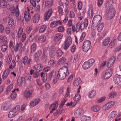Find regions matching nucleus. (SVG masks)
<instances>
[{"label":"nucleus","mask_w":121,"mask_h":121,"mask_svg":"<svg viewBox=\"0 0 121 121\" xmlns=\"http://www.w3.org/2000/svg\"><path fill=\"white\" fill-rule=\"evenodd\" d=\"M53 2L52 1H49V0H47L45 2V6H48V7H50L52 5Z\"/></svg>","instance_id":"nucleus-29"},{"label":"nucleus","mask_w":121,"mask_h":121,"mask_svg":"<svg viewBox=\"0 0 121 121\" xmlns=\"http://www.w3.org/2000/svg\"><path fill=\"white\" fill-rule=\"evenodd\" d=\"M70 48L71 52H73L75 50L76 46L75 45H73L70 47Z\"/></svg>","instance_id":"nucleus-62"},{"label":"nucleus","mask_w":121,"mask_h":121,"mask_svg":"<svg viewBox=\"0 0 121 121\" xmlns=\"http://www.w3.org/2000/svg\"><path fill=\"white\" fill-rule=\"evenodd\" d=\"M17 96V93L16 92L12 93L10 96V98L11 100H14Z\"/></svg>","instance_id":"nucleus-50"},{"label":"nucleus","mask_w":121,"mask_h":121,"mask_svg":"<svg viewBox=\"0 0 121 121\" xmlns=\"http://www.w3.org/2000/svg\"><path fill=\"white\" fill-rule=\"evenodd\" d=\"M113 69L112 68L108 69L106 71H103L102 73V76L105 79H108L112 76Z\"/></svg>","instance_id":"nucleus-6"},{"label":"nucleus","mask_w":121,"mask_h":121,"mask_svg":"<svg viewBox=\"0 0 121 121\" xmlns=\"http://www.w3.org/2000/svg\"><path fill=\"white\" fill-rule=\"evenodd\" d=\"M26 37V35L25 34L23 33L22 37V41L24 42L25 40Z\"/></svg>","instance_id":"nucleus-61"},{"label":"nucleus","mask_w":121,"mask_h":121,"mask_svg":"<svg viewBox=\"0 0 121 121\" xmlns=\"http://www.w3.org/2000/svg\"><path fill=\"white\" fill-rule=\"evenodd\" d=\"M52 10L51 9H49L46 12L44 15V18L45 20H48L50 17V16L52 15Z\"/></svg>","instance_id":"nucleus-13"},{"label":"nucleus","mask_w":121,"mask_h":121,"mask_svg":"<svg viewBox=\"0 0 121 121\" xmlns=\"http://www.w3.org/2000/svg\"><path fill=\"white\" fill-rule=\"evenodd\" d=\"M72 40L71 38L68 37L65 40L63 46V48L65 50H67L69 47L72 43Z\"/></svg>","instance_id":"nucleus-11"},{"label":"nucleus","mask_w":121,"mask_h":121,"mask_svg":"<svg viewBox=\"0 0 121 121\" xmlns=\"http://www.w3.org/2000/svg\"><path fill=\"white\" fill-rule=\"evenodd\" d=\"M81 96L80 95L78 94H76L75 97L73 98L74 101H79L80 99Z\"/></svg>","instance_id":"nucleus-40"},{"label":"nucleus","mask_w":121,"mask_h":121,"mask_svg":"<svg viewBox=\"0 0 121 121\" xmlns=\"http://www.w3.org/2000/svg\"><path fill=\"white\" fill-rule=\"evenodd\" d=\"M116 93V92L114 91H112L109 94L108 96L110 98L114 97Z\"/></svg>","instance_id":"nucleus-53"},{"label":"nucleus","mask_w":121,"mask_h":121,"mask_svg":"<svg viewBox=\"0 0 121 121\" xmlns=\"http://www.w3.org/2000/svg\"><path fill=\"white\" fill-rule=\"evenodd\" d=\"M63 54V52L62 50L60 49L58 50L56 52V56L58 57H60Z\"/></svg>","instance_id":"nucleus-51"},{"label":"nucleus","mask_w":121,"mask_h":121,"mask_svg":"<svg viewBox=\"0 0 121 121\" xmlns=\"http://www.w3.org/2000/svg\"><path fill=\"white\" fill-rule=\"evenodd\" d=\"M117 114V112L116 111H113L109 115V117L110 119H112L115 117Z\"/></svg>","instance_id":"nucleus-34"},{"label":"nucleus","mask_w":121,"mask_h":121,"mask_svg":"<svg viewBox=\"0 0 121 121\" xmlns=\"http://www.w3.org/2000/svg\"><path fill=\"white\" fill-rule=\"evenodd\" d=\"M18 114L13 109L9 112L8 115V117L9 118H11L14 117Z\"/></svg>","instance_id":"nucleus-20"},{"label":"nucleus","mask_w":121,"mask_h":121,"mask_svg":"<svg viewBox=\"0 0 121 121\" xmlns=\"http://www.w3.org/2000/svg\"><path fill=\"white\" fill-rule=\"evenodd\" d=\"M64 30V27L62 26H60L58 27L57 30L59 32H63Z\"/></svg>","instance_id":"nucleus-55"},{"label":"nucleus","mask_w":121,"mask_h":121,"mask_svg":"<svg viewBox=\"0 0 121 121\" xmlns=\"http://www.w3.org/2000/svg\"><path fill=\"white\" fill-rule=\"evenodd\" d=\"M104 25V23H102L100 24L97 28L98 31V32H100L103 29Z\"/></svg>","instance_id":"nucleus-45"},{"label":"nucleus","mask_w":121,"mask_h":121,"mask_svg":"<svg viewBox=\"0 0 121 121\" xmlns=\"http://www.w3.org/2000/svg\"><path fill=\"white\" fill-rule=\"evenodd\" d=\"M13 84H11L6 89V93L8 94L10 92L11 90L13 87Z\"/></svg>","instance_id":"nucleus-33"},{"label":"nucleus","mask_w":121,"mask_h":121,"mask_svg":"<svg viewBox=\"0 0 121 121\" xmlns=\"http://www.w3.org/2000/svg\"><path fill=\"white\" fill-rule=\"evenodd\" d=\"M14 24V20L13 19L10 18L8 24L9 26H13Z\"/></svg>","instance_id":"nucleus-52"},{"label":"nucleus","mask_w":121,"mask_h":121,"mask_svg":"<svg viewBox=\"0 0 121 121\" xmlns=\"http://www.w3.org/2000/svg\"><path fill=\"white\" fill-rule=\"evenodd\" d=\"M42 69V66L41 64H39L37 65L36 71L38 72L41 71Z\"/></svg>","instance_id":"nucleus-44"},{"label":"nucleus","mask_w":121,"mask_h":121,"mask_svg":"<svg viewBox=\"0 0 121 121\" xmlns=\"http://www.w3.org/2000/svg\"><path fill=\"white\" fill-rule=\"evenodd\" d=\"M102 19V16L100 15H97L95 16L92 21L93 25L97 27L100 23Z\"/></svg>","instance_id":"nucleus-5"},{"label":"nucleus","mask_w":121,"mask_h":121,"mask_svg":"<svg viewBox=\"0 0 121 121\" xmlns=\"http://www.w3.org/2000/svg\"><path fill=\"white\" fill-rule=\"evenodd\" d=\"M57 22L56 21H55L52 22L50 24V26L52 27H54L56 26L57 25Z\"/></svg>","instance_id":"nucleus-58"},{"label":"nucleus","mask_w":121,"mask_h":121,"mask_svg":"<svg viewBox=\"0 0 121 121\" xmlns=\"http://www.w3.org/2000/svg\"><path fill=\"white\" fill-rule=\"evenodd\" d=\"M88 20L87 19H85L84 22L81 23L80 22H78L76 25V32H78L80 29L82 31L83 30L85 27L88 26Z\"/></svg>","instance_id":"nucleus-3"},{"label":"nucleus","mask_w":121,"mask_h":121,"mask_svg":"<svg viewBox=\"0 0 121 121\" xmlns=\"http://www.w3.org/2000/svg\"><path fill=\"white\" fill-rule=\"evenodd\" d=\"M105 98L104 97H101L97 99V101L98 103H100L104 101L105 99Z\"/></svg>","instance_id":"nucleus-59"},{"label":"nucleus","mask_w":121,"mask_h":121,"mask_svg":"<svg viewBox=\"0 0 121 121\" xmlns=\"http://www.w3.org/2000/svg\"><path fill=\"white\" fill-rule=\"evenodd\" d=\"M66 60V58L65 57H62L59 60L58 63L59 64H63L65 62Z\"/></svg>","instance_id":"nucleus-39"},{"label":"nucleus","mask_w":121,"mask_h":121,"mask_svg":"<svg viewBox=\"0 0 121 121\" xmlns=\"http://www.w3.org/2000/svg\"><path fill=\"white\" fill-rule=\"evenodd\" d=\"M40 17L39 15L38 14H36L33 17L32 19L33 23H36L38 22Z\"/></svg>","instance_id":"nucleus-18"},{"label":"nucleus","mask_w":121,"mask_h":121,"mask_svg":"<svg viewBox=\"0 0 121 121\" xmlns=\"http://www.w3.org/2000/svg\"><path fill=\"white\" fill-rule=\"evenodd\" d=\"M24 16L26 21L29 22L30 20L31 17L29 12L27 11L25 12L24 13Z\"/></svg>","instance_id":"nucleus-19"},{"label":"nucleus","mask_w":121,"mask_h":121,"mask_svg":"<svg viewBox=\"0 0 121 121\" xmlns=\"http://www.w3.org/2000/svg\"><path fill=\"white\" fill-rule=\"evenodd\" d=\"M46 39V37L45 36L42 35L39 37L38 40L40 43H42L45 41Z\"/></svg>","instance_id":"nucleus-30"},{"label":"nucleus","mask_w":121,"mask_h":121,"mask_svg":"<svg viewBox=\"0 0 121 121\" xmlns=\"http://www.w3.org/2000/svg\"><path fill=\"white\" fill-rule=\"evenodd\" d=\"M34 70L31 69L30 71V74L31 75H33L34 78H37L39 76L40 73L37 71L34 72Z\"/></svg>","instance_id":"nucleus-17"},{"label":"nucleus","mask_w":121,"mask_h":121,"mask_svg":"<svg viewBox=\"0 0 121 121\" xmlns=\"http://www.w3.org/2000/svg\"><path fill=\"white\" fill-rule=\"evenodd\" d=\"M30 2L34 7H36V4L35 1L34 0H30Z\"/></svg>","instance_id":"nucleus-64"},{"label":"nucleus","mask_w":121,"mask_h":121,"mask_svg":"<svg viewBox=\"0 0 121 121\" xmlns=\"http://www.w3.org/2000/svg\"><path fill=\"white\" fill-rule=\"evenodd\" d=\"M7 48V44H4L1 46V49L2 52H4L6 50Z\"/></svg>","instance_id":"nucleus-48"},{"label":"nucleus","mask_w":121,"mask_h":121,"mask_svg":"<svg viewBox=\"0 0 121 121\" xmlns=\"http://www.w3.org/2000/svg\"><path fill=\"white\" fill-rule=\"evenodd\" d=\"M20 108V105H17L13 109L17 112V113L18 114L19 112Z\"/></svg>","instance_id":"nucleus-49"},{"label":"nucleus","mask_w":121,"mask_h":121,"mask_svg":"<svg viewBox=\"0 0 121 121\" xmlns=\"http://www.w3.org/2000/svg\"><path fill=\"white\" fill-rule=\"evenodd\" d=\"M115 103V101H112L108 102L103 106L102 108L103 110L104 111L108 110L114 105Z\"/></svg>","instance_id":"nucleus-9"},{"label":"nucleus","mask_w":121,"mask_h":121,"mask_svg":"<svg viewBox=\"0 0 121 121\" xmlns=\"http://www.w3.org/2000/svg\"><path fill=\"white\" fill-rule=\"evenodd\" d=\"M110 41V38L109 37L106 38L102 42L103 45L104 46L107 45Z\"/></svg>","instance_id":"nucleus-27"},{"label":"nucleus","mask_w":121,"mask_h":121,"mask_svg":"<svg viewBox=\"0 0 121 121\" xmlns=\"http://www.w3.org/2000/svg\"><path fill=\"white\" fill-rule=\"evenodd\" d=\"M117 43V40L116 39H114L112 41L109 43V45L112 47H114L115 46Z\"/></svg>","instance_id":"nucleus-42"},{"label":"nucleus","mask_w":121,"mask_h":121,"mask_svg":"<svg viewBox=\"0 0 121 121\" xmlns=\"http://www.w3.org/2000/svg\"><path fill=\"white\" fill-rule=\"evenodd\" d=\"M93 7L92 6H89L87 13L88 17L89 18H91L93 16Z\"/></svg>","instance_id":"nucleus-15"},{"label":"nucleus","mask_w":121,"mask_h":121,"mask_svg":"<svg viewBox=\"0 0 121 121\" xmlns=\"http://www.w3.org/2000/svg\"><path fill=\"white\" fill-rule=\"evenodd\" d=\"M22 42H20L19 43L17 42L15 45V46L14 50L15 52L18 51V49H21L22 46Z\"/></svg>","instance_id":"nucleus-24"},{"label":"nucleus","mask_w":121,"mask_h":121,"mask_svg":"<svg viewBox=\"0 0 121 121\" xmlns=\"http://www.w3.org/2000/svg\"><path fill=\"white\" fill-rule=\"evenodd\" d=\"M63 36V35L60 33L56 34L54 37V40L56 41H58L61 39Z\"/></svg>","instance_id":"nucleus-21"},{"label":"nucleus","mask_w":121,"mask_h":121,"mask_svg":"<svg viewBox=\"0 0 121 121\" xmlns=\"http://www.w3.org/2000/svg\"><path fill=\"white\" fill-rule=\"evenodd\" d=\"M10 108L9 104L7 103L5 104L4 105H3L2 106V109L4 111L7 110Z\"/></svg>","instance_id":"nucleus-35"},{"label":"nucleus","mask_w":121,"mask_h":121,"mask_svg":"<svg viewBox=\"0 0 121 121\" xmlns=\"http://www.w3.org/2000/svg\"><path fill=\"white\" fill-rule=\"evenodd\" d=\"M12 57L11 55L9 54L8 56V57L6 59V62L7 64L8 65L10 63L11 60H12Z\"/></svg>","instance_id":"nucleus-37"},{"label":"nucleus","mask_w":121,"mask_h":121,"mask_svg":"<svg viewBox=\"0 0 121 121\" xmlns=\"http://www.w3.org/2000/svg\"><path fill=\"white\" fill-rule=\"evenodd\" d=\"M84 113V111L82 109H78L75 111L74 114L76 117H79L83 114Z\"/></svg>","instance_id":"nucleus-14"},{"label":"nucleus","mask_w":121,"mask_h":121,"mask_svg":"<svg viewBox=\"0 0 121 121\" xmlns=\"http://www.w3.org/2000/svg\"><path fill=\"white\" fill-rule=\"evenodd\" d=\"M23 32V29L22 27L20 28L18 31V33L17 34V37L18 38H20Z\"/></svg>","instance_id":"nucleus-46"},{"label":"nucleus","mask_w":121,"mask_h":121,"mask_svg":"<svg viewBox=\"0 0 121 121\" xmlns=\"http://www.w3.org/2000/svg\"><path fill=\"white\" fill-rule=\"evenodd\" d=\"M113 80L115 83L121 82V75L116 74L113 77Z\"/></svg>","instance_id":"nucleus-16"},{"label":"nucleus","mask_w":121,"mask_h":121,"mask_svg":"<svg viewBox=\"0 0 121 121\" xmlns=\"http://www.w3.org/2000/svg\"><path fill=\"white\" fill-rule=\"evenodd\" d=\"M10 73L9 69H6L4 72L3 74V78L4 79H5L7 77Z\"/></svg>","instance_id":"nucleus-26"},{"label":"nucleus","mask_w":121,"mask_h":121,"mask_svg":"<svg viewBox=\"0 0 121 121\" xmlns=\"http://www.w3.org/2000/svg\"><path fill=\"white\" fill-rule=\"evenodd\" d=\"M115 103V101H112L108 102L103 106L102 108L103 110L104 111L108 110L114 105Z\"/></svg>","instance_id":"nucleus-10"},{"label":"nucleus","mask_w":121,"mask_h":121,"mask_svg":"<svg viewBox=\"0 0 121 121\" xmlns=\"http://www.w3.org/2000/svg\"><path fill=\"white\" fill-rule=\"evenodd\" d=\"M15 44V43L13 42L12 40H10L9 43V47L10 48H13L14 47V45L13 43Z\"/></svg>","instance_id":"nucleus-60"},{"label":"nucleus","mask_w":121,"mask_h":121,"mask_svg":"<svg viewBox=\"0 0 121 121\" xmlns=\"http://www.w3.org/2000/svg\"><path fill=\"white\" fill-rule=\"evenodd\" d=\"M115 59L114 56H113L111 57L108 61L107 64V67L109 68L112 66L114 62Z\"/></svg>","instance_id":"nucleus-12"},{"label":"nucleus","mask_w":121,"mask_h":121,"mask_svg":"<svg viewBox=\"0 0 121 121\" xmlns=\"http://www.w3.org/2000/svg\"><path fill=\"white\" fill-rule=\"evenodd\" d=\"M16 66V62L14 60H13L12 61V63L9 66V68L10 69H13Z\"/></svg>","instance_id":"nucleus-43"},{"label":"nucleus","mask_w":121,"mask_h":121,"mask_svg":"<svg viewBox=\"0 0 121 121\" xmlns=\"http://www.w3.org/2000/svg\"><path fill=\"white\" fill-rule=\"evenodd\" d=\"M91 43L88 40H86L85 41L83 44L82 49L84 52H87L90 48Z\"/></svg>","instance_id":"nucleus-8"},{"label":"nucleus","mask_w":121,"mask_h":121,"mask_svg":"<svg viewBox=\"0 0 121 121\" xmlns=\"http://www.w3.org/2000/svg\"><path fill=\"white\" fill-rule=\"evenodd\" d=\"M96 95V92L95 91L93 90L91 91L89 94L88 96L90 98L94 97Z\"/></svg>","instance_id":"nucleus-32"},{"label":"nucleus","mask_w":121,"mask_h":121,"mask_svg":"<svg viewBox=\"0 0 121 121\" xmlns=\"http://www.w3.org/2000/svg\"><path fill=\"white\" fill-rule=\"evenodd\" d=\"M82 3L81 2H79L78 4V9L80 10L82 8Z\"/></svg>","instance_id":"nucleus-63"},{"label":"nucleus","mask_w":121,"mask_h":121,"mask_svg":"<svg viewBox=\"0 0 121 121\" xmlns=\"http://www.w3.org/2000/svg\"><path fill=\"white\" fill-rule=\"evenodd\" d=\"M82 121H90L91 117H87L85 115L82 116L81 118Z\"/></svg>","instance_id":"nucleus-28"},{"label":"nucleus","mask_w":121,"mask_h":121,"mask_svg":"<svg viewBox=\"0 0 121 121\" xmlns=\"http://www.w3.org/2000/svg\"><path fill=\"white\" fill-rule=\"evenodd\" d=\"M7 38L5 36H0V43L3 44H7Z\"/></svg>","instance_id":"nucleus-23"},{"label":"nucleus","mask_w":121,"mask_h":121,"mask_svg":"<svg viewBox=\"0 0 121 121\" xmlns=\"http://www.w3.org/2000/svg\"><path fill=\"white\" fill-rule=\"evenodd\" d=\"M47 28V26L45 25H42L40 28L39 32L40 33H42L44 32Z\"/></svg>","instance_id":"nucleus-31"},{"label":"nucleus","mask_w":121,"mask_h":121,"mask_svg":"<svg viewBox=\"0 0 121 121\" xmlns=\"http://www.w3.org/2000/svg\"><path fill=\"white\" fill-rule=\"evenodd\" d=\"M25 82V78L23 77L18 78L17 79V83H23Z\"/></svg>","instance_id":"nucleus-38"},{"label":"nucleus","mask_w":121,"mask_h":121,"mask_svg":"<svg viewBox=\"0 0 121 121\" xmlns=\"http://www.w3.org/2000/svg\"><path fill=\"white\" fill-rule=\"evenodd\" d=\"M33 89L32 86H28L23 93V95L26 99L30 98Z\"/></svg>","instance_id":"nucleus-4"},{"label":"nucleus","mask_w":121,"mask_h":121,"mask_svg":"<svg viewBox=\"0 0 121 121\" xmlns=\"http://www.w3.org/2000/svg\"><path fill=\"white\" fill-rule=\"evenodd\" d=\"M7 5V3L4 0L0 1V7L3 8L6 7Z\"/></svg>","instance_id":"nucleus-47"},{"label":"nucleus","mask_w":121,"mask_h":121,"mask_svg":"<svg viewBox=\"0 0 121 121\" xmlns=\"http://www.w3.org/2000/svg\"><path fill=\"white\" fill-rule=\"evenodd\" d=\"M91 108L92 110L95 112H97L100 109V107L97 106H94L91 107Z\"/></svg>","instance_id":"nucleus-36"},{"label":"nucleus","mask_w":121,"mask_h":121,"mask_svg":"<svg viewBox=\"0 0 121 121\" xmlns=\"http://www.w3.org/2000/svg\"><path fill=\"white\" fill-rule=\"evenodd\" d=\"M68 69L67 66H64L60 68L58 71L57 77L60 79L62 80L65 79L67 73Z\"/></svg>","instance_id":"nucleus-2"},{"label":"nucleus","mask_w":121,"mask_h":121,"mask_svg":"<svg viewBox=\"0 0 121 121\" xmlns=\"http://www.w3.org/2000/svg\"><path fill=\"white\" fill-rule=\"evenodd\" d=\"M82 82L81 79L80 78L76 79L74 81L73 83H81Z\"/></svg>","instance_id":"nucleus-54"},{"label":"nucleus","mask_w":121,"mask_h":121,"mask_svg":"<svg viewBox=\"0 0 121 121\" xmlns=\"http://www.w3.org/2000/svg\"><path fill=\"white\" fill-rule=\"evenodd\" d=\"M113 0H109L106 4V13L108 19H111L114 17L115 11L112 7Z\"/></svg>","instance_id":"nucleus-1"},{"label":"nucleus","mask_w":121,"mask_h":121,"mask_svg":"<svg viewBox=\"0 0 121 121\" xmlns=\"http://www.w3.org/2000/svg\"><path fill=\"white\" fill-rule=\"evenodd\" d=\"M15 16L16 17H18L19 16V9L18 6H16L15 7Z\"/></svg>","instance_id":"nucleus-56"},{"label":"nucleus","mask_w":121,"mask_h":121,"mask_svg":"<svg viewBox=\"0 0 121 121\" xmlns=\"http://www.w3.org/2000/svg\"><path fill=\"white\" fill-rule=\"evenodd\" d=\"M39 101V99H36L31 101L30 102V104L31 106H34L38 104Z\"/></svg>","instance_id":"nucleus-25"},{"label":"nucleus","mask_w":121,"mask_h":121,"mask_svg":"<svg viewBox=\"0 0 121 121\" xmlns=\"http://www.w3.org/2000/svg\"><path fill=\"white\" fill-rule=\"evenodd\" d=\"M86 35L85 33V32H83L82 33V35H81L80 39V41L82 42L84 39Z\"/></svg>","instance_id":"nucleus-57"},{"label":"nucleus","mask_w":121,"mask_h":121,"mask_svg":"<svg viewBox=\"0 0 121 121\" xmlns=\"http://www.w3.org/2000/svg\"><path fill=\"white\" fill-rule=\"evenodd\" d=\"M58 105V102L57 101H56L51 104L49 108V109H52V110H56V108L57 107Z\"/></svg>","instance_id":"nucleus-22"},{"label":"nucleus","mask_w":121,"mask_h":121,"mask_svg":"<svg viewBox=\"0 0 121 121\" xmlns=\"http://www.w3.org/2000/svg\"><path fill=\"white\" fill-rule=\"evenodd\" d=\"M36 44L35 43H34L31 46L30 51L32 53L33 52L35 51L36 49Z\"/></svg>","instance_id":"nucleus-41"},{"label":"nucleus","mask_w":121,"mask_h":121,"mask_svg":"<svg viewBox=\"0 0 121 121\" xmlns=\"http://www.w3.org/2000/svg\"><path fill=\"white\" fill-rule=\"evenodd\" d=\"M94 59H91L88 60L87 61L85 62L82 65L83 68L86 69L89 68L95 62Z\"/></svg>","instance_id":"nucleus-7"}]
</instances>
